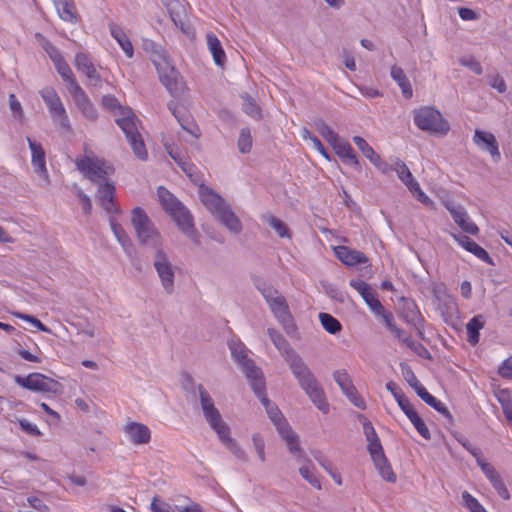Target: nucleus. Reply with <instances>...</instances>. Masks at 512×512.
<instances>
[{"mask_svg": "<svg viewBox=\"0 0 512 512\" xmlns=\"http://www.w3.org/2000/svg\"><path fill=\"white\" fill-rule=\"evenodd\" d=\"M198 394L203 415L212 430L215 431L219 440L225 447L241 462L248 461L246 451L230 436V428L222 419L219 410L215 407L214 401L203 385L198 386Z\"/></svg>", "mask_w": 512, "mask_h": 512, "instance_id": "f257e3e1", "label": "nucleus"}, {"mask_svg": "<svg viewBox=\"0 0 512 512\" xmlns=\"http://www.w3.org/2000/svg\"><path fill=\"white\" fill-rule=\"evenodd\" d=\"M286 363L297 380L298 385L306 393L311 402L322 413L327 414L330 410V405L326 399L324 390L304 359L298 353L291 354L286 360Z\"/></svg>", "mask_w": 512, "mask_h": 512, "instance_id": "f03ea898", "label": "nucleus"}, {"mask_svg": "<svg viewBox=\"0 0 512 512\" xmlns=\"http://www.w3.org/2000/svg\"><path fill=\"white\" fill-rule=\"evenodd\" d=\"M199 197L206 209L231 233L238 234L241 232L242 223L224 198L203 185L199 188Z\"/></svg>", "mask_w": 512, "mask_h": 512, "instance_id": "7ed1b4c3", "label": "nucleus"}, {"mask_svg": "<svg viewBox=\"0 0 512 512\" xmlns=\"http://www.w3.org/2000/svg\"><path fill=\"white\" fill-rule=\"evenodd\" d=\"M232 358L241 367L257 396H261L264 389L263 374L254 361L248 356L249 350L240 340L232 339L228 342Z\"/></svg>", "mask_w": 512, "mask_h": 512, "instance_id": "20e7f679", "label": "nucleus"}, {"mask_svg": "<svg viewBox=\"0 0 512 512\" xmlns=\"http://www.w3.org/2000/svg\"><path fill=\"white\" fill-rule=\"evenodd\" d=\"M131 224L141 245L162 249V236L141 207L132 210Z\"/></svg>", "mask_w": 512, "mask_h": 512, "instance_id": "39448f33", "label": "nucleus"}, {"mask_svg": "<svg viewBox=\"0 0 512 512\" xmlns=\"http://www.w3.org/2000/svg\"><path fill=\"white\" fill-rule=\"evenodd\" d=\"M115 122L125 134V137L137 158L140 160H146L148 154L145 149L143 139L139 133V120L133 110L131 108L123 110V114L116 117Z\"/></svg>", "mask_w": 512, "mask_h": 512, "instance_id": "423d86ee", "label": "nucleus"}, {"mask_svg": "<svg viewBox=\"0 0 512 512\" xmlns=\"http://www.w3.org/2000/svg\"><path fill=\"white\" fill-rule=\"evenodd\" d=\"M262 404L264 405L267 414L271 421L274 423L277 431L279 432L282 439L286 442L289 451L292 454H301V448L298 441V436L291 429L289 424L283 418L281 411L266 398L265 388L263 389L262 395L257 396Z\"/></svg>", "mask_w": 512, "mask_h": 512, "instance_id": "0eeeda50", "label": "nucleus"}, {"mask_svg": "<svg viewBox=\"0 0 512 512\" xmlns=\"http://www.w3.org/2000/svg\"><path fill=\"white\" fill-rule=\"evenodd\" d=\"M77 169L91 182L100 184L113 173V168L103 159L94 156H83L76 159Z\"/></svg>", "mask_w": 512, "mask_h": 512, "instance_id": "6e6552de", "label": "nucleus"}, {"mask_svg": "<svg viewBox=\"0 0 512 512\" xmlns=\"http://www.w3.org/2000/svg\"><path fill=\"white\" fill-rule=\"evenodd\" d=\"M414 124L431 134H445V121L441 113L432 107H421L413 111Z\"/></svg>", "mask_w": 512, "mask_h": 512, "instance_id": "1a4fd4ad", "label": "nucleus"}, {"mask_svg": "<svg viewBox=\"0 0 512 512\" xmlns=\"http://www.w3.org/2000/svg\"><path fill=\"white\" fill-rule=\"evenodd\" d=\"M14 380L19 386L35 392L58 394L61 388L59 382L41 373H31L26 377L16 375Z\"/></svg>", "mask_w": 512, "mask_h": 512, "instance_id": "9d476101", "label": "nucleus"}, {"mask_svg": "<svg viewBox=\"0 0 512 512\" xmlns=\"http://www.w3.org/2000/svg\"><path fill=\"white\" fill-rule=\"evenodd\" d=\"M153 267L167 294H172L175 288V269L163 249H157L153 258Z\"/></svg>", "mask_w": 512, "mask_h": 512, "instance_id": "9b49d317", "label": "nucleus"}, {"mask_svg": "<svg viewBox=\"0 0 512 512\" xmlns=\"http://www.w3.org/2000/svg\"><path fill=\"white\" fill-rule=\"evenodd\" d=\"M40 96L46 104L52 120L63 128H69L66 109L55 89L45 87L40 91Z\"/></svg>", "mask_w": 512, "mask_h": 512, "instance_id": "f8f14e48", "label": "nucleus"}, {"mask_svg": "<svg viewBox=\"0 0 512 512\" xmlns=\"http://www.w3.org/2000/svg\"><path fill=\"white\" fill-rule=\"evenodd\" d=\"M393 171L397 174L400 181L408 188V190L417 198L421 203L428 205L431 201L427 195L422 191L418 181L412 175L407 165L399 158L393 160Z\"/></svg>", "mask_w": 512, "mask_h": 512, "instance_id": "ddd939ff", "label": "nucleus"}, {"mask_svg": "<svg viewBox=\"0 0 512 512\" xmlns=\"http://www.w3.org/2000/svg\"><path fill=\"white\" fill-rule=\"evenodd\" d=\"M152 63L154 64L161 83L167 88V90L174 94L178 91V78L179 74L176 69L171 65L167 56H159V59L156 57L152 58Z\"/></svg>", "mask_w": 512, "mask_h": 512, "instance_id": "4468645a", "label": "nucleus"}, {"mask_svg": "<svg viewBox=\"0 0 512 512\" xmlns=\"http://www.w3.org/2000/svg\"><path fill=\"white\" fill-rule=\"evenodd\" d=\"M178 228L196 245L200 244V235L194 227L193 217L189 210L179 205L174 211L169 212Z\"/></svg>", "mask_w": 512, "mask_h": 512, "instance_id": "2eb2a0df", "label": "nucleus"}, {"mask_svg": "<svg viewBox=\"0 0 512 512\" xmlns=\"http://www.w3.org/2000/svg\"><path fill=\"white\" fill-rule=\"evenodd\" d=\"M472 140L480 150L488 152L494 162H498L500 160L501 154L499 151V145L493 133L475 129Z\"/></svg>", "mask_w": 512, "mask_h": 512, "instance_id": "dca6fc26", "label": "nucleus"}, {"mask_svg": "<svg viewBox=\"0 0 512 512\" xmlns=\"http://www.w3.org/2000/svg\"><path fill=\"white\" fill-rule=\"evenodd\" d=\"M97 185L96 200L103 209L110 215L119 213L120 210L114 203L115 185L108 179Z\"/></svg>", "mask_w": 512, "mask_h": 512, "instance_id": "f3484780", "label": "nucleus"}, {"mask_svg": "<svg viewBox=\"0 0 512 512\" xmlns=\"http://www.w3.org/2000/svg\"><path fill=\"white\" fill-rule=\"evenodd\" d=\"M72 98L75 102V105L82 113V115L91 121L97 119L98 113L96 108L90 102L88 96L85 94L83 89L79 86V84H75L74 88L70 90Z\"/></svg>", "mask_w": 512, "mask_h": 512, "instance_id": "a211bd4d", "label": "nucleus"}, {"mask_svg": "<svg viewBox=\"0 0 512 512\" xmlns=\"http://www.w3.org/2000/svg\"><path fill=\"white\" fill-rule=\"evenodd\" d=\"M450 216L464 233L473 236L479 233L478 226L473 222L465 208L462 206L450 207Z\"/></svg>", "mask_w": 512, "mask_h": 512, "instance_id": "6ab92c4d", "label": "nucleus"}, {"mask_svg": "<svg viewBox=\"0 0 512 512\" xmlns=\"http://www.w3.org/2000/svg\"><path fill=\"white\" fill-rule=\"evenodd\" d=\"M26 140L31 150V163L35 169V172L47 180L48 174L45 161V152L42 145L32 140L30 137H27Z\"/></svg>", "mask_w": 512, "mask_h": 512, "instance_id": "aec40b11", "label": "nucleus"}, {"mask_svg": "<svg viewBox=\"0 0 512 512\" xmlns=\"http://www.w3.org/2000/svg\"><path fill=\"white\" fill-rule=\"evenodd\" d=\"M334 252L337 259L347 266L365 264L368 261L364 253L358 250L350 249L346 246H337L334 248Z\"/></svg>", "mask_w": 512, "mask_h": 512, "instance_id": "412c9836", "label": "nucleus"}, {"mask_svg": "<svg viewBox=\"0 0 512 512\" xmlns=\"http://www.w3.org/2000/svg\"><path fill=\"white\" fill-rule=\"evenodd\" d=\"M331 146L344 163L349 164L356 169L359 168L358 158L352 146L345 139L339 137L338 141H335Z\"/></svg>", "mask_w": 512, "mask_h": 512, "instance_id": "4be33fe9", "label": "nucleus"}, {"mask_svg": "<svg viewBox=\"0 0 512 512\" xmlns=\"http://www.w3.org/2000/svg\"><path fill=\"white\" fill-rule=\"evenodd\" d=\"M75 66L79 72L85 74L86 77L95 84L101 81L100 74L97 72L87 54L82 52L77 53L75 55Z\"/></svg>", "mask_w": 512, "mask_h": 512, "instance_id": "5701e85b", "label": "nucleus"}, {"mask_svg": "<svg viewBox=\"0 0 512 512\" xmlns=\"http://www.w3.org/2000/svg\"><path fill=\"white\" fill-rule=\"evenodd\" d=\"M125 432L134 444H145L150 440V430L147 426L132 422L126 425Z\"/></svg>", "mask_w": 512, "mask_h": 512, "instance_id": "b1692460", "label": "nucleus"}, {"mask_svg": "<svg viewBox=\"0 0 512 512\" xmlns=\"http://www.w3.org/2000/svg\"><path fill=\"white\" fill-rule=\"evenodd\" d=\"M433 304L441 311L443 319L447 322L448 293L443 283H434L431 288Z\"/></svg>", "mask_w": 512, "mask_h": 512, "instance_id": "393cba45", "label": "nucleus"}, {"mask_svg": "<svg viewBox=\"0 0 512 512\" xmlns=\"http://www.w3.org/2000/svg\"><path fill=\"white\" fill-rule=\"evenodd\" d=\"M109 30L111 36L119 44L126 57L132 58L134 55L133 45L123 29L116 24H110Z\"/></svg>", "mask_w": 512, "mask_h": 512, "instance_id": "a878e982", "label": "nucleus"}, {"mask_svg": "<svg viewBox=\"0 0 512 512\" xmlns=\"http://www.w3.org/2000/svg\"><path fill=\"white\" fill-rule=\"evenodd\" d=\"M168 109L171 111L173 116L177 119L180 126L190 133L193 137L198 138L200 136V130L195 123L190 121L189 117L182 115L178 109L177 103L171 101L168 103Z\"/></svg>", "mask_w": 512, "mask_h": 512, "instance_id": "bb28decb", "label": "nucleus"}, {"mask_svg": "<svg viewBox=\"0 0 512 512\" xmlns=\"http://www.w3.org/2000/svg\"><path fill=\"white\" fill-rule=\"evenodd\" d=\"M270 340L283 356L286 361L291 354H296L297 352L290 346L288 341L283 337V335L275 329L269 328L267 330Z\"/></svg>", "mask_w": 512, "mask_h": 512, "instance_id": "cd10ccee", "label": "nucleus"}, {"mask_svg": "<svg viewBox=\"0 0 512 512\" xmlns=\"http://www.w3.org/2000/svg\"><path fill=\"white\" fill-rule=\"evenodd\" d=\"M390 75L400 87L403 97L410 99L413 96V90L403 69L399 66L393 65L390 70Z\"/></svg>", "mask_w": 512, "mask_h": 512, "instance_id": "c85d7f7f", "label": "nucleus"}, {"mask_svg": "<svg viewBox=\"0 0 512 512\" xmlns=\"http://www.w3.org/2000/svg\"><path fill=\"white\" fill-rule=\"evenodd\" d=\"M55 6L59 17L70 23H75L77 20L76 10L71 0H58L55 1Z\"/></svg>", "mask_w": 512, "mask_h": 512, "instance_id": "c756f323", "label": "nucleus"}, {"mask_svg": "<svg viewBox=\"0 0 512 512\" xmlns=\"http://www.w3.org/2000/svg\"><path fill=\"white\" fill-rule=\"evenodd\" d=\"M206 39L208 49L211 52L215 63L221 66L225 61V52L219 39L213 33H208Z\"/></svg>", "mask_w": 512, "mask_h": 512, "instance_id": "7c9ffc66", "label": "nucleus"}, {"mask_svg": "<svg viewBox=\"0 0 512 512\" xmlns=\"http://www.w3.org/2000/svg\"><path fill=\"white\" fill-rule=\"evenodd\" d=\"M109 225L119 244L122 246L125 252H128V250L131 248V240L126 231L112 215L109 217Z\"/></svg>", "mask_w": 512, "mask_h": 512, "instance_id": "2f4dec72", "label": "nucleus"}, {"mask_svg": "<svg viewBox=\"0 0 512 512\" xmlns=\"http://www.w3.org/2000/svg\"><path fill=\"white\" fill-rule=\"evenodd\" d=\"M416 394L429 406L434 408L436 411L448 415V411L446 406L438 399H436L433 395H431L427 389L422 385L421 387H417Z\"/></svg>", "mask_w": 512, "mask_h": 512, "instance_id": "473e14b6", "label": "nucleus"}, {"mask_svg": "<svg viewBox=\"0 0 512 512\" xmlns=\"http://www.w3.org/2000/svg\"><path fill=\"white\" fill-rule=\"evenodd\" d=\"M374 466L378 471L379 475L383 478V480L394 483L396 481V475L393 472L391 465L388 463L387 458L385 456L373 460Z\"/></svg>", "mask_w": 512, "mask_h": 512, "instance_id": "72a5a7b5", "label": "nucleus"}, {"mask_svg": "<svg viewBox=\"0 0 512 512\" xmlns=\"http://www.w3.org/2000/svg\"><path fill=\"white\" fill-rule=\"evenodd\" d=\"M157 195L159 198V201L162 205V207L165 209L166 212L174 211L175 208H177L182 203L177 200L176 197H174L173 194H171L166 188L159 187L157 190Z\"/></svg>", "mask_w": 512, "mask_h": 512, "instance_id": "f704fd0d", "label": "nucleus"}, {"mask_svg": "<svg viewBox=\"0 0 512 512\" xmlns=\"http://www.w3.org/2000/svg\"><path fill=\"white\" fill-rule=\"evenodd\" d=\"M269 306L275 317L278 318V320L283 324H286V322L290 319V315L284 298L279 296L277 299L270 302Z\"/></svg>", "mask_w": 512, "mask_h": 512, "instance_id": "c9c22d12", "label": "nucleus"}, {"mask_svg": "<svg viewBox=\"0 0 512 512\" xmlns=\"http://www.w3.org/2000/svg\"><path fill=\"white\" fill-rule=\"evenodd\" d=\"M483 327V322L480 316L473 317L466 325L467 341L471 345H476L479 342V331Z\"/></svg>", "mask_w": 512, "mask_h": 512, "instance_id": "e433bc0d", "label": "nucleus"}, {"mask_svg": "<svg viewBox=\"0 0 512 512\" xmlns=\"http://www.w3.org/2000/svg\"><path fill=\"white\" fill-rule=\"evenodd\" d=\"M316 131L330 144L332 145L335 141H338L340 137L334 132L330 126L322 119H317L313 124Z\"/></svg>", "mask_w": 512, "mask_h": 512, "instance_id": "4c0bfd02", "label": "nucleus"}, {"mask_svg": "<svg viewBox=\"0 0 512 512\" xmlns=\"http://www.w3.org/2000/svg\"><path fill=\"white\" fill-rule=\"evenodd\" d=\"M300 475L309 482L314 488L320 490L322 488L321 482L316 475L314 465L308 461L299 468Z\"/></svg>", "mask_w": 512, "mask_h": 512, "instance_id": "58836bf2", "label": "nucleus"}, {"mask_svg": "<svg viewBox=\"0 0 512 512\" xmlns=\"http://www.w3.org/2000/svg\"><path fill=\"white\" fill-rule=\"evenodd\" d=\"M36 38L39 39L40 44L44 51L47 53L53 64L61 62L64 60L61 52L58 48H56L50 41L45 39L41 34L37 33Z\"/></svg>", "mask_w": 512, "mask_h": 512, "instance_id": "ea45409f", "label": "nucleus"}, {"mask_svg": "<svg viewBox=\"0 0 512 512\" xmlns=\"http://www.w3.org/2000/svg\"><path fill=\"white\" fill-rule=\"evenodd\" d=\"M241 99L243 111L250 117L259 119L261 117V111L255 100L248 93H242Z\"/></svg>", "mask_w": 512, "mask_h": 512, "instance_id": "a19ab883", "label": "nucleus"}, {"mask_svg": "<svg viewBox=\"0 0 512 512\" xmlns=\"http://www.w3.org/2000/svg\"><path fill=\"white\" fill-rule=\"evenodd\" d=\"M319 319L322 327L330 334H337L342 329L341 323L328 313L321 312L319 314Z\"/></svg>", "mask_w": 512, "mask_h": 512, "instance_id": "79ce46f5", "label": "nucleus"}, {"mask_svg": "<svg viewBox=\"0 0 512 512\" xmlns=\"http://www.w3.org/2000/svg\"><path fill=\"white\" fill-rule=\"evenodd\" d=\"M496 396L507 421L512 425V398L510 393L507 390H500Z\"/></svg>", "mask_w": 512, "mask_h": 512, "instance_id": "37998d69", "label": "nucleus"}, {"mask_svg": "<svg viewBox=\"0 0 512 512\" xmlns=\"http://www.w3.org/2000/svg\"><path fill=\"white\" fill-rule=\"evenodd\" d=\"M264 220H265V222H267L269 224V226L271 228H273L275 230V232L278 234L279 237H281V238H290L291 237L290 230L288 229V227L282 220H280L272 215L266 216L264 218Z\"/></svg>", "mask_w": 512, "mask_h": 512, "instance_id": "c03bdc74", "label": "nucleus"}, {"mask_svg": "<svg viewBox=\"0 0 512 512\" xmlns=\"http://www.w3.org/2000/svg\"><path fill=\"white\" fill-rule=\"evenodd\" d=\"M54 66L62 79L69 84V90L73 89L75 84H78L73 76L71 68L65 60L56 63Z\"/></svg>", "mask_w": 512, "mask_h": 512, "instance_id": "a18cd8bd", "label": "nucleus"}, {"mask_svg": "<svg viewBox=\"0 0 512 512\" xmlns=\"http://www.w3.org/2000/svg\"><path fill=\"white\" fill-rule=\"evenodd\" d=\"M237 146L239 151L243 154L249 153L251 151L252 136L249 128H242L240 130Z\"/></svg>", "mask_w": 512, "mask_h": 512, "instance_id": "49530a36", "label": "nucleus"}, {"mask_svg": "<svg viewBox=\"0 0 512 512\" xmlns=\"http://www.w3.org/2000/svg\"><path fill=\"white\" fill-rule=\"evenodd\" d=\"M363 300L369 307L372 313L376 316L384 313V306L379 301L376 292L372 290L368 295H364Z\"/></svg>", "mask_w": 512, "mask_h": 512, "instance_id": "de8ad7c7", "label": "nucleus"}, {"mask_svg": "<svg viewBox=\"0 0 512 512\" xmlns=\"http://www.w3.org/2000/svg\"><path fill=\"white\" fill-rule=\"evenodd\" d=\"M333 378L342 392L354 385L350 375L345 369L334 371Z\"/></svg>", "mask_w": 512, "mask_h": 512, "instance_id": "09e8293b", "label": "nucleus"}, {"mask_svg": "<svg viewBox=\"0 0 512 512\" xmlns=\"http://www.w3.org/2000/svg\"><path fill=\"white\" fill-rule=\"evenodd\" d=\"M347 398L348 400L357 408L361 409V410H365L366 409V402L365 400L363 399V397L358 393L357 389L355 388V386H351L350 388H348L347 390L343 391L342 392Z\"/></svg>", "mask_w": 512, "mask_h": 512, "instance_id": "8fccbe9b", "label": "nucleus"}, {"mask_svg": "<svg viewBox=\"0 0 512 512\" xmlns=\"http://www.w3.org/2000/svg\"><path fill=\"white\" fill-rule=\"evenodd\" d=\"M401 373L405 381L414 389V391H417V387H421L422 384L417 379L416 375L414 374L411 367L406 363L400 364Z\"/></svg>", "mask_w": 512, "mask_h": 512, "instance_id": "3c124183", "label": "nucleus"}, {"mask_svg": "<svg viewBox=\"0 0 512 512\" xmlns=\"http://www.w3.org/2000/svg\"><path fill=\"white\" fill-rule=\"evenodd\" d=\"M353 142L369 161H371V159L377 155L374 149L367 143L364 138L360 136H354Z\"/></svg>", "mask_w": 512, "mask_h": 512, "instance_id": "603ef678", "label": "nucleus"}, {"mask_svg": "<svg viewBox=\"0 0 512 512\" xmlns=\"http://www.w3.org/2000/svg\"><path fill=\"white\" fill-rule=\"evenodd\" d=\"M102 103L104 107H106L109 110H112L115 112L116 117L123 114V110L128 109L127 107H122L119 103V101L112 95H105L102 98Z\"/></svg>", "mask_w": 512, "mask_h": 512, "instance_id": "864d4df0", "label": "nucleus"}, {"mask_svg": "<svg viewBox=\"0 0 512 512\" xmlns=\"http://www.w3.org/2000/svg\"><path fill=\"white\" fill-rule=\"evenodd\" d=\"M490 483L491 485L493 486V488L496 490V492L498 493V495L504 499V500H509L510 499V492L509 490L507 489L504 481L502 480L500 474H498L495 478L491 479L490 480Z\"/></svg>", "mask_w": 512, "mask_h": 512, "instance_id": "5fc2aeb1", "label": "nucleus"}, {"mask_svg": "<svg viewBox=\"0 0 512 512\" xmlns=\"http://www.w3.org/2000/svg\"><path fill=\"white\" fill-rule=\"evenodd\" d=\"M464 505L470 512H487L485 508L478 502L476 498L468 492L462 494Z\"/></svg>", "mask_w": 512, "mask_h": 512, "instance_id": "6e6d98bb", "label": "nucleus"}, {"mask_svg": "<svg viewBox=\"0 0 512 512\" xmlns=\"http://www.w3.org/2000/svg\"><path fill=\"white\" fill-rule=\"evenodd\" d=\"M142 47L146 52L151 54V59L153 57L159 59V56L163 57L166 55L163 48L150 39H143Z\"/></svg>", "mask_w": 512, "mask_h": 512, "instance_id": "4d7b16f0", "label": "nucleus"}, {"mask_svg": "<svg viewBox=\"0 0 512 512\" xmlns=\"http://www.w3.org/2000/svg\"><path fill=\"white\" fill-rule=\"evenodd\" d=\"M12 315L18 319L24 320L32 324L36 329L42 332H50V330L37 318L34 316L24 314L21 312H13Z\"/></svg>", "mask_w": 512, "mask_h": 512, "instance_id": "13d9d810", "label": "nucleus"}, {"mask_svg": "<svg viewBox=\"0 0 512 512\" xmlns=\"http://www.w3.org/2000/svg\"><path fill=\"white\" fill-rule=\"evenodd\" d=\"M468 252L472 253L474 256H476L478 259L486 262L489 265H495L492 258L489 256L488 252L482 248L480 245H478L475 241L471 245V247L468 249Z\"/></svg>", "mask_w": 512, "mask_h": 512, "instance_id": "bf43d9fd", "label": "nucleus"}, {"mask_svg": "<svg viewBox=\"0 0 512 512\" xmlns=\"http://www.w3.org/2000/svg\"><path fill=\"white\" fill-rule=\"evenodd\" d=\"M166 148L171 158L178 163V165L189 177H191L192 171L194 170V166L190 163L185 162L181 157L180 153L174 151L173 149H170L169 147Z\"/></svg>", "mask_w": 512, "mask_h": 512, "instance_id": "052dcab7", "label": "nucleus"}, {"mask_svg": "<svg viewBox=\"0 0 512 512\" xmlns=\"http://www.w3.org/2000/svg\"><path fill=\"white\" fill-rule=\"evenodd\" d=\"M476 462L489 481L499 474L490 463L486 462L485 459L482 458L481 455L476 458Z\"/></svg>", "mask_w": 512, "mask_h": 512, "instance_id": "680f3d73", "label": "nucleus"}, {"mask_svg": "<svg viewBox=\"0 0 512 512\" xmlns=\"http://www.w3.org/2000/svg\"><path fill=\"white\" fill-rule=\"evenodd\" d=\"M489 85L496 89L499 93H505L507 90L506 83L500 74L496 73L487 76Z\"/></svg>", "mask_w": 512, "mask_h": 512, "instance_id": "e2e57ef3", "label": "nucleus"}, {"mask_svg": "<svg viewBox=\"0 0 512 512\" xmlns=\"http://www.w3.org/2000/svg\"><path fill=\"white\" fill-rule=\"evenodd\" d=\"M410 422L413 424L417 432L425 439H430V432L427 428L423 419L419 416V414L415 415L410 419Z\"/></svg>", "mask_w": 512, "mask_h": 512, "instance_id": "0e129e2a", "label": "nucleus"}, {"mask_svg": "<svg viewBox=\"0 0 512 512\" xmlns=\"http://www.w3.org/2000/svg\"><path fill=\"white\" fill-rule=\"evenodd\" d=\"M405 320L408 324L417 326L420 322V315L416 311V306L413 302L407 303V311L405 313Z\"/></svg>", "mask_w": 512, "mask_h": 512, "instance_id": "69168bd1", "label": "nucleus"}, {"mask_svg": "<svg viewBox=\"0 0 512 512\" xmlns=\"http://www.w3.org/2000/svg\"><path fill=\"white\" fill-rule=\"evenodd\" d=\"M349 284L361 295L362 298H364V295H368L372 290H374L369 284L360 279H351Z\"/></svg>", "mask_w": 512, "mask_h": 512, "instance_id": "338daca9", "label": "nucleus"}, {"mask_svg": "<svg viewBox=\"0 0 512 512\" xmlns=\"http://www.w3.org/2000/svg\"><path fill=\"white\" fill-rule=\"evenodd\" d=\"M151 510L153 512H173V508L170 504L157 497H154L151 502Z\"/></svg>", "mask_w": 512, "mask_h": 512, "instance_id": "774afa93", "label": "nucleus"}]
</instances>
